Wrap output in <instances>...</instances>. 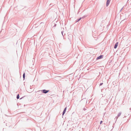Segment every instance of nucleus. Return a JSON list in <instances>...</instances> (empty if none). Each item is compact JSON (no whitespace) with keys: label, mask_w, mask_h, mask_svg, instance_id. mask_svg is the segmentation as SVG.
Instances as JSON below:
<instances>
[{"label":"nucleus","mask_w":131,"mask_h":131,"mask_svg":"<svg viewBox=\"0 0 131 131\" xmlns=\"http://www.w3.org/2000/svg\"><path fill=\"white\" fill-rule=\"evenodd\" d=\"M25 96H24L22 97H21V98L20 99V100H21V99H23V98H24V97H25Z\"/></svg>","instance_id":"15"},{"label":"nucleus","mask_w":131,"mask_h":131,"mask_svg":"<svg viewBox=\"0 0 131 131\" xmlns=\"http://www.w3.org/2000/svg\"><path fill=\"white\" fill-rule=\"evenodd\" d=\"M83 100H84L85 101H86V102H87V100H86V99L85 98L82 99V100H81V101H82Z\"/></svg>","instance_id":"10"},{"label":"nucleus","mask_w":131,"mask_h":131,"mask_svg":"<svg viewBox=\"0 0 131 131\" xmlns=\"http://www.w3.org/2000/svg\"><path fill=\"white\" fill-rule=\"evenodd\" d=\"M63 32H64L63 31H61V34H62L63 36Z\"/></svg>","instance_id":"16"},{"label":"nucleus","mask_w":131,"mask_h":131,"mask_svg":"<svg viewBox=\"0 0 131 131\" xmlns=\"http://www.w3.org/2000/svg\"><path fill=\"white\" fill-rule=\"evenodd\" d=\"M21 9H23L24 8H23V7L22 6H21Z\"/></svg>","instance_id":"18"},{"label":"nucleus","mask_w":131,"mask_h":131,"mask_svg":"<svg viewBox=\"0 0 131 131\" xmlns=\"http://www.w3.org/2000/svg\"><path fill=\"white\" fill-rule=\"evenodd\" d=\"M118 42H117L115 43V45L114 47V49H115L116 48L117 46H118Z\"/></svg>","instance_id":"4"},{"label":"nucleus","mask_w":131,"mask_h":131,"mask_svg":"<svg viewBox=\"0 0 131 131\" xmlns=\"http://www.w3.org/2000/svg\"><path fill=\"white\" fill-rule=\"evenodd\" d=\"M51 4H50V6H51Z\"/></svg>","instance_id":"21"},{"label":"nucleus","mask_w":131,"mask_h":131,"mask_svg":"<svg viewBox=\"0 0 131 131\" xmlns=\"http://www.w3.org/2000/svg\"><path fill=\"white\" fill-rule=\"evenodd\" d=\"M86 16H87L86 15H85L83 16L82 17H81V18H82H82H84L86 17Z\"/></svg>","instance_id":"11"},{"label":"nucleus","mask_w":131,"mask_h":131,"mask_svg":"<svg viewBox=\"0 0 131 131\" xmlns=\"http://www.w3.org/2000/svg\"><path fill=\"white\" fill-rule=\"evenodd\" d=\"M102 123H103V121H101L100 122V124H101Z\"/></svg>","instance_id":"14"},{"label":"nucleus","mask_w":131,"mask_h":131,"mask_svg":"<svg viewBox=\"0 0 131 131\" xmlns=\"http://www.w3.org/2000/svg\"><path fill=\"white\" fill-rule=\"evenodd\" d=\"M82 19V18H81V17H80L79 18V19H77L75 21V23H77L78 22V21H80L81 19Z\"/></svg>","instance_id":"7"},{"label":"nucleus","mask_w":131,"mask_h":131,"mask_svg":"<svg viewBox=\"0 0 131 131\" xmlns=\"http://www.w3.org/2000/svg\"><path fill=\"white\" fill-rule=\"evenodd\" d=\"M57 25L56 24H54V26L53 27V28H54Z\"/></svg>","instance_id":"13"},{"label":"nucleus","mask_w":131,"mask_h":131,"mask_svg":"<svg viewBox=\"0 0 131 131\" xmlns=\"http://www.w3.org/2000/svg\"><path fill=\"white\" fill-rule=\"evenodd\" d=\"M103 55H101L99 56L98 57L96 58V60L99 59H100L103 58Z\"/></svg>","instance_id":"2"},{"label":"nucleus","mask_w":131,"mask_h":131,"mask_svg":"<svg viewBox=\"0 0 131 131\" xmlns=\"http://www.w3.org/2000/svg\"><path fill=\"white\" fill-rule=\"evenodd\" d=\"M86 110V109L85 108H83V110L84 111H85Z\"/></svg>","instance_id":"17"},{"label":"nucleus","mask_w":131,"mask_h":131,"mask_svg":"<svg viewBox=\"0 0 131 131\" xmlns=\"http://www.w3.org/2000/svg\"><path fill=\"white\" fill-rule=\"evenodd\" d=\"M23 79H24V80L25 79V73L24 72V73L23 74Z\"/></svg>","instance_id":"8"},{"label":"nucleus","mask_w":131,"mask_h":131,"mask_svg":"<svg viewBox=\"0 0 131 131\" xmlns=\"http://www.w3.org/2000/svg\"><path fill=\"white\" fill-rule=\"evenodd\" d=\"M16 98L17 99H18L19 98V94H18Z\"/></svg>","instance_id":"9"},{"label":"nucleus","mask_w":131,"mask_h":131,"mask_svg":"<svg viewBox=\"0 0 131 131\" xmlns=\"http://www.w3.org/2000/svg\"><path fill=\"white\" fill-rule=\"evenodd\" d=\"M121 114V112H119L117 115V116L115 117V118H116V119H117L118 117L120 116Z\"/></svg>","instance_id":"6"},{"label":"nucleus","mask_w":131,"mask_h":131,"mask_svg":"<svg viewBox=\"0 0 131 131\" xmlns=\"http://www.w3.org/2000/svg\"><path fill=\"white\" fill-rule=\"evenodd\" d=\"M38 93L39 94H41V93H41V92H38Z\"/></svg>","instance_id":"19"},{"label":"nucleus","mask_w":131,"mask_h":131,"mask_svg":"<svg viewBox=\"0 0 131 131\" xmlns=\"http://www.w3.org/2000/svg\"><path fill=\"white\" fill-rule=\"evenodd\" d=\"M49 90H46V89L42 90H39L38 91V92H41L42 93H44L45 94L49 92Z\"/></svg>","instance_id":"1"},{"label":"nucleus","mask_w":131,"mask_h":131,"mask_svg":"<svg viewBox=\"0 0 131 131\" xmlns=\"http://www.w3.org/2000/svg\"><path fill=\"white\" fill-rule=\"evenodd\" d=\"M123 8H122V9H121V10H122L123 9Z\"/></svg>","instance_id":"20"},{"label":"nucleus","mask_w":131,"mask_h":131,"mask_svg":"<svg viewBox=\"0 0 131 131\" xmlns=\"http://www.w3.org/2000/svg\"><path fill=\"white\" fill-rule=\"evenodd\" d=\"M111 0H107L106 3V6L107 7L109 5Z\"/></svg>","instance_id":"3"},{"label":"nucleus","mask_w":131,"mask_h":131,"mask_svg":"<svg viewBox=\"0 0 131 131\" xmlns=\"http://www.w3.org/2000/svg\"><path fill=\"white\" fill-rule=\"evenodd\" d=\"M67 107H66L64 109L63 111L62 112V116H63L64 115L65 113V112L66 111V110H67Z\"/></svg>","instance_id":"5"},{"label":"nucleus","mask_w":131,"mask_h":131,"mask_svg":"<svg viewBox=\"0 0 131 131\" xmlns=\"http://www.w3.org/2000/svg\"><path fill=\"white\" fill-rule=\"evenodd\" d=\"M103 83H100L99 84V86H101L102 85H103Z\"/></svg>","instance_id":"12"}]
</instances>
